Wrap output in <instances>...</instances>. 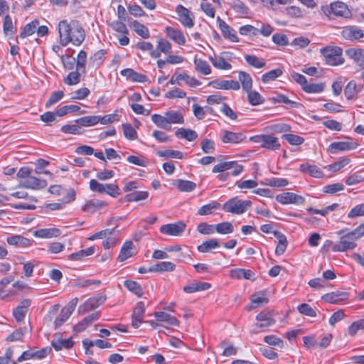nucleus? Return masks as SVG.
Segmentation results:
<instances>
[{"instance_id":"f257e3e1","label":"nucleus","mask_w":364,"mask_h":364,"mask_svg":"<svg viewBox=\"0 0 364 364\" xmlns=\"http://www.w3.org/2000/svg\"><path fill=\"white\" fill-rule=\"evenodd\" d=\"M59 42L62 46L69 43L80 46L85 38V31L80 23L77 20H62L58 23Z\"/></svg>"},{"instance_id":"f03ea898","label":"nucleus","mask_w":364,"mask_h":364,"mask_svg":"<svg viewBox=\"0 0 364 364\" xmlns=\"http://www.w3.org/2000/svg\"><path fill=\"white\" fill-rule=\"evenodd\" d=\"M33 170L29 167H21L16 176L19 179L18 187L32 190H40L47 186V181L32 176Z\"/></svg>"},{"instance_id":"7ed1b4c3","label":"nucleus","mask_w":364,"mask_h":364,"mask_svg":"<svg viewBox=\"0 0 364 364\" xmlns=\"http://www.w3.org/2000/svg\"><path fill=\"white\" fill-rule=\"evenodd\" d=\"M321 54L323 56L326 63L331 66H337L344 63L343 50L336 46H328L320 49Z\"/></svg>"},{"instance_id":"20e7f679","label":"nucleus","mask_w":364,"mask_h":364,"mask_svg":"<svg viewBox=\"0 0 364 364\" xmlns=\"http://www.w3.org/2000/svg\"><path fill=\"white\" fill-rule=\"evenodd\" d=\"M321 9L329 18H333L335 16L345 18L351 17V11L348 6L341 1H336L328 6H323Z\"/></svg>"},{"instance_id":"39448f33","label":"nucleus","mask_w":364,"mask_h":364,"mask_svg":"<svg viewBox=\"0 0 364 364\" xmlns=\"http://www.w3.org/2000/svg\"><path fill=\"white\" fill-rule=\"evenodd\" d=\"M251 205L252 202L249 200H242L237 198H233L223 204V209L228 213L241 215L246 212Z\"/></svg>"},{"instance_id":"423d86ee","label":"nucleus","mask_w":364,"mask_h":364,"mask_svg":"<svg viewBox=\"0 0 364 364\" xmlns=\"http://www.w3.org/2000/svg\"><path fill=\"white\" fill-rule=\"evenodd\" d=\"M226 171H230L227 175L236 176L240 174L243 171V166L237 161H223L214 166L212 169L213 173H223Z\"/></svg>"},{"instance_id":"0eeeda50","label":"nucleus","mask_w":364,"mask_h":364,"mask_svg":"<svg viewBox=\"0 0 364 364\" xmlns=\"http://www.w3.org/2000/svg\"><path fill=\"white\" fill-rule=\"evenodd\" d=\"M251 140L255 143L259 144L262 148L269 150H277L280 148L278 138L272 135H256L251 137Z\"/></svg>"},{"instance_id":"6e6552de","label":"nucleus","mask_w":364,"mask_h":364,"mask_svg":"<svg viewBox=\"0 0 364 364\" xmlns=\"http://www.w3.org/2000/svg\"><path fill=\"white\" fill-rule=\"evenodd\" d=\"M355 241L356 240L354 236L349 232L341 237L340 240L333 245L331 250L335 252L353 250L357 245Z\"/></svg>"},{"instance_id":"1a4fd4ad","label":"nucleus","mask_w":364,"mask_h":364,"mask_svg":"<svg viewBox=\"0 0 364 364\" xmlns=\"http://www.w3.org/2000/svg\"><path fill=\"white\" fill-rule=\"evenodd\" d=\"M77 302L78 299L75 297L70 300L68 304L61 309L60 314L56 317L54 321L55 328L61 326L69 318L75 309Z\"/></svg>"},{"instance_id":"9d476101","label":"nucleus","mask_w":364,"mask_h":364,"mask_svg":"<svg viewBox=\"0 0 364 364\" xmlns=\"http://www.w3.org/2000/svg\"><path fill=\"white\" fill-rule=\"evenodd\" d=\"M106 296L103 294H98L96 296L88 299L82 304L80 305L78 311L84 314L90 311L94 310L106 301Z\"/></svg>"},{"instance_id":"9b49d317","label":"nucleus","mask_w":364,"mask_h":364,"mask_svg":"<svg viewBox=\"0 0 364 364\" xmlns=\"http://www.w3.org/2000/svg\"><path fill=\"white\" fill-rule=\"evenodd\" d=\"M276 200L281 204H296L301 205L305 202V198L299 195H297L292 192H284L278 194L276 196Z\"/></svg>"},{"instance_id":"f8f14e48","label":"nucleus","mask_w":364,"mask_h":364,"mask_svg":"<svg viewBox=\"0 0 364 364\" xmlns=\"http://www.w3.org/2000/svg\"><path fill=\"white\" fill-rule=\"evenodd\" d=\"M146 304L144 301L136 303L132 315V325L134 328H138L143 322Z\"/></svg>"},{"instance_id":"ddd939ff","label":"nucleus","mask_w":364,"mask_h":364,"mask_svg":"<svg viewBox=\"0 0 364 364\" xmlns=\"http://www.w3.org/2000/svg\"><path fill=\"white\" fill-rule=\"evenodd\" d=\"M185 228V223L179 221L176 223H169L162 225L160 228V232L167 235L178 236L184 231Z\"/></svg>"},{"instance_id":"4468645a","label":"nucleus","mask_w":364,"mask_h":364,"mask_svg":"<svg viewBox=\"0 0 364 364\" xmlns=\"http://www.w3.org/2000/svg\"><path fill=\"white\" fill-rule=\"evenodd\" d=\"M341 36L346 40L354 41L364 37L363 31L355 26H346L341 31Z\"/></svg>"},{"instance_id":"2eb2a0df","label":"nucleus","mask_w":364,"mask_h":364,"mask_svg":"<svg viewBox=\"0 0 364 364\" xmlns=\"http://www.w3.org/2000/svg\"><path fill=\"white\" fill-rule=\"evenodd\" d=\"M357 144L351 141H336L330 144L327 151L330 154H337L339 151L355 149Z\"/></svg>"},{"instance_id":"dca6fc26","label":"nucleus","mask_w":364,"mask_h":364,"mask_svg":"<svg viewBox=\"0 0 364 364\" xmlns=\"http://www.w3.org/2000/svg\"><path fill=\"white\" fill-rule=\"evenodd\" d=\"M210 85L216 89L238 90L240 87L239 82L233 80L216 79L210 82Z\"/></svg>"},{"instance_id":"f3484780","label":"nucleus","mask_w":364,"mask_h":364,"mask_svg":"<svg viewBox=\"0 0 364 364\" xmlns=\"http://www.w3.org/2000/svg\"><path fill=\"white\" fill-rule=\"evenodd\" d=\"M347 57L360 68H364V50L359 48H350L346 50Z\"/></svg>"},{"instance_id":"a211bd4d","label":"nucleus","mask_w":364,"mask_h":364,"mask_svg":"<svg viewBox=\"0 0 364 364\" xmlns=\"http://www.w3.org/2000/svg\"><path fill=\"white\" fill-rule=\"evenodd\" d=\"M218 22L219 28L224 36L232 42H239V38L237 36L236 31L231 28L228 23L222 20L219 16L218 17Z\"/></svg>"},{"instance_id":"6ab92c4d","label":"nucleus","mask_w":364,"mask_h":364,"mask_svg":"<svg viewBox=\"0 0 364 364\" xmlns=\"http://www.w3.org/2000/svg\"><path fill=\"white\" fill-rule=\"evenodd\" d=\"M165 33L166 36L176 43L181 46L186 44V37L181 31L171 26H166L165 28Z\"/></svg>"},{"instance_id":"aec40b11","label":"nucleus","mask_w":364,"mask_h":364,"mask_svg":"<svg viewBox=\"0 0 364 364\" xmlns=\"http://www.w3.org/2000/svg\"><path fill=\"white\" fill-rule=\"evenodd\" d=\"M51 345L56 351H59L62 349L71 348L74 345V341L71 338L64 339L60 335L55 334L51 341Z\"/></svg>"},{"instance_id":"412c9836","label":"nucleus","mask_w":364,"mask_h":364,"mask_svg":"<svg viewBox=\"0 0 364 364\" xmlns=\"http://www.w3.org/2000/svg\"><path fill=\"white\" fill-rule=\"evenodd\" d=\"M176 11L178 15V19L183 26L188 28H192L193 26L194 23L192 18L190 16L191 12L188 9L182 5H178Z\"/></svg>"},{"instance_id":"4be33fe9","label":"nucleus","mask_w":364,"mask_h":364,"mask_svg":"<svg viewBox=\"0 0 364 364\" xmlns=\"http://www.w3.org/2000/svg\"><path fill=\"white\" fill-rule=\"evenodd\" d=\"M101 314L100 311H95L85 317L82 321L77 323L74 326V331L77 332H81L90 326L93 321H97L100 318Z\"/></svg>"},{"instance_id":"5701e85b","label":"nucleus","mask_w":364,"mask_h":364,"mask_svg":"<svg viewBox=\"0 0 364 364\" xmlns=\"http://www.w3.org/2000/svg\"><path fill=\"white\" fill-rule=\"evenodd\" d=\"M246 139V136L242 132H233L225 130L221 137L223 143L239 144Z\"/></svg>"},{"instance_id":"b1692460","label":"nucleus","mask_w":364,"mask_h":364,"mask_svg":"<svg viewBox=\"0 0 364 364\" xmlns=\"http://www.w3.org/2000/svg\"><path fill=\"white\" fill-rule=\"evenodd\" d=\"M348 294L345 291H333L322 296V300L331 304H338L348 299Z\"/></svg>"},{"instance_id":"393cba45","label":"nucleus","mask_w":364,"mask_h":364,"mask_svg":"<svg viewBox=\"0 0 364 364\" xmlns=\"http://www.w3.org/2000/svg\"><path fill=\"white\" fill-rule=\"evenodd\" d=\"M299 170L314 178H322L324 176L323 171L316 165L309 163L302 164L299 166Z\"/></svg>"},{"instance_id":"a878e982","label":"nucleus","mask_w":364,"mask_h":364,"mask_svg":"<svg viewBox=\"0 0 364 364\" xmlns=\"http://www.w3.org/2000/svg\"><path fill=\"white\" fill-rule=\"evenodd\" d=\"M106 54L107 50L105 49H101L95 53L92 56L90 57L89 66L94 68H100L106 58Z\"/></svg>"},{"instance_id":"bb28decb","label":"nucleus","mask_w":364,"mask_h":364,"mask_svg":"<svg viewBox=\"0 0 364 364\" xmlns=\"http://www.w3.org/2000/svg\"><path fill=\"white\" fill-rule=\"evenodd\" d=\"M122 76L133 82H144L147 81V77L141 73H139L131 68H126L120 72Z\"/></svg>"},{"instance_id":"cd10ccee","label":"nucleus","mask_w":364,"mask_h":364,"mask_svg":"<svg viewBox=\"0 0 364 364\" xmlns=\"http://www.w3.org/2000/svg\"><path fill=\"white\" fill-rule=\"evenodd\" d=\"M61 231L58 228H42L35 231L34 235L40 238H52L58 237Z\"/></svg>"},{"instance_id":"c85d7f7f","label":"nucleus","mask_w":364,"mask_h":364,"mask_svg":"<svg viewBox=\"0 0 364 364\" xmlns=\"http://www.w3.org/2000/svg\"><path fill=\"white\" fill-rule=\"evenodd\" d=\"M274 235L279 242L275 250V254L277 255H282L284 253L287 247L288 242L287 237L279 231H274Z\"/></svg>"},{"instance_id":"c756f323","label":"nucleus","mask_w":364,"mask_h":364,"mask_svg":"<svg viewBox=\"0 0 364 364\" xmlns=\"http://www.w3.org/2000/svg\"><path fill=\"white\" fill-rule=\"evenodd\" d=\"M210 284L207 282H196L185 286L183 288V290L186 293L191 294L196 291L208 290L210 288Z\"/></svg>"},{"instance_id":"7c9ffc66","label":"nucleus","mask_w":364,"mask_h":364,"mask_svg":"<svg viewBox=\"0 0 364 364\" xmlns=\"http://www.w3.org/2000/svg\"><path fill=\"white\" fill-rule=\"evenodd\" d=\"M238 80L240 85L245 92L250 91L252 88V79L250 75L245 71H239Z\"/></svg>"},{"instance_id":"2f4dec72","label":"nucleus","mask_w":364,"mask_h":364,"mask_svg":"<svg viewBox=\"0 0 364 364\" xmlns=\"http://www.w3.org/2000/svg\"><path fill=\"white\" fill-rule=\"evenodd\" d=\"M107 206V203L105 201L100 200H91L87 201L82 207L83 211L87 213H94L97 209Z\"/></svg>"},{"instance_id":"473e14b6","label":"nucleus","mask_w":364,"mask_h":364,"mask_svg":"<svg viewBox=\"0 0 364 364\" xmlns=\"http://www.w3.org/2000/svg\"><path fill=\"white\" fill-rule=\"evenodd\" d=\"M6 241L10 245H15L20 247H26L31 245V240L21 235L8 237Z\"/></svg>"},{"instance_id":"72a5a7b5","label":"nucleus","mask_w":364,"mask_h":364,"mask_svg":"<svg viewBox=\"0 0 364 364\" xmlns=\"http://www.w3.org/2000/svg\"><path fill=\"white\" fill-rule=\"evenodd\" d=\"M176 265L171 262H160L149 267V272H172L175 269Z\"/></svg>"},{"instance_id":"f704fd0d","label":"nucleus","mask_w":364,"mask_h":364,"mask_svg":"<svg viewBox=\"0 0 364 364\" xmlns=\"http://www.w3.org/2000/svg\"><path fill=\"white\" fill-rule=\"evenodd\" d=\"M256 319L259 321L256 324L258 328H267L275 323V320L272 318L267 312H260L257 315Z\"/></svg>"},{"instance_id":"c9c22d12","label":"nucleus","mask_w":364,"mask_h":364,"mask_svg":"<svg viewBox=\"0 0 364 364\" xmlns=\"http://www.w3.org/2000/svg\"><path fill=\"white\" fill-rule=\"evenodd\" d=\"M154 316L159 321H163L166 323L168 325L178 326L179 321L178 320L170 314L165 313L164 311H158L154 313Z\"/></svg>"},{"instance_id":"e433bc0d","label":"nucleus","mask_w":364,"mask_h":364,"mask_svg":"<svg viewBox=\"0 0 364 364\" xmlns=\"http://www.w3.org/2000/svg\"><path fill=\"white\" fill-rule=\"evenodd\" d=\"M134 244L132 241L125 242L120 250L119 255L117 257L119 262H124L128 258L133 255L132 250L133 249Z\"/></svg>"},{"instance_id":"4c0bfd02","label":"nucleus","mask_w":364,"mask_h":364,"mask_svg":"<svg viewBox=\"0 0 364 364\" xmlns=\"http://www.w3.org/2000/svg\"><path fill=\"white\" fill-rule=\"evenodd\" d=\"M175 134L178 138L185 139L188 141H193L198 137L197 132L191 129L178 128Z\"/></svg>"},{"instance_id":"58836bf2","label":"nucleus","mask_w":364,"mask_h":364,"mask_svg":"<svg viewBox=\"0 0 364 364\" xmlns=\"http://www.w3.org/2000/svg\"><path fill=\"white\" fill-rule=\"evenodd\" d=\"M209 60L217 69L230 70L232 68L231 64L227 62L226 59L223 56H210Z\"/></svg>"},{"instance_id":"ea45409f","label":"nucleus","mask_w":364,"mask_h":364,"mask_svg":"<svg viewBox=\"0 0 364 364\" xmlns=\"http://www.w3.org/2000/svg\"><path fill=\"white\" fill-rule=\"evenodd\" d=\"M148 191H135L132 193L127 194L124 198L120 200H125L127 202H138L140 200H146L149 197Z\"/></svg>"},{"instance_id":"a19ab883","label":"nucleus","mask_w":364,"mask_h":364,"mask_svg":"<svg viewBox=\"0 0 364 364\" xmlns=\"http://www.w3.org/2000/svg\"><path fill=\"white\" fill-rule=\"evenodd\" d=\"M168 125L170 124H183L184 118L178 111L171 110L165 113Z\"/></svg>"},{"instance_id":"79ce46f5","label":"nucleus","mask_w":364,"mask_h":364,"mask_svg":"<svg viewBox=\"0 0 364 364\" xmlns=\"http://www.w3.org/2000/svg\"><path fill=\"white\" fill-rule=\"evenodd\" d=\"M194 65L196 70L201 74L208 75L211 73V68L205 60L201 58H195Z\"/></svg>"},{"instance_id":"37998d69","label":"nucleus","mask_w":364,"mask_h":364,"mask_svg":"<svg viewBox=\"0 0 364 364\" xmlns=\"http://www.w3.org/2000/svg\"><path fill=\"white\" fill-rule=\"evenodd\" d=\"M176 187L182 192H191L196 188V184L191 181L178 179L175 183Z\"/></svg>"},{"instance_id":"c03bdc74","label":"nucleus","mask_w":364,"mask_h":364,"mask_svg":"<svg viewBox=\"0 0 364 364\" xmlns=\"http://www.w3.org/2000/svg\"><path fill=\"white\" fill-rule=\"evenodd\" d=\"M124 286L138 297H141L143 295V289L141 285L135 281L125 280L124 282Z\"/></svg>"},{"instance_id":"a18cd8bd","label":"nucleus","mask_w":364,"mask_h":364,"mask_svg":"<svg viewBox=\"0 0 364 364\" xmlns=\"http://www.w3.org/2000/svg\"><path fill=\"white\" fill-rule=\"evenodd\" d=\"M220 203L217 201L213 200L210 203L201 206L198 210V214L199 215H207L212 214L215 210H217L220 207Z\"/></svg>"},{"instance_id":"49530a36","label":"nucleus","mask_w":364,"mask_h":364,"mask_svg":"<svg viewBox=\"0 0 364 364\" xmlns=\"http://www.w3.org/2000/svg\"><path fill=\"white\" fill-rule=\"evenodd\" d=\"M75 122L80 126L91 127L99 123V117L98 115L85 116L76 119Z\"/></svg>"},{"instance_id":"de8ad7c7","label":"nucleus","mask_w":364,"mask_h":364,"mask_svg":"<svg viewBox=\"0 0 364 364\" xmlns=\"http://www.w3.org/2000/svg\"><path fill=\"white\" fill-rule=\"evenodd\" d=\"M228 4L237 13L247 14L248 7L241 0H229Z\"/></svg>"},{"instance_id":"09e8293b","label":"nucleus","mask_w":364,"mask_h":364,"mask_svg":"<svg viewBox=\"0 0 364 364\" xmlns=\"http://www.w3.org/2000/svg\"><path fill=\"white\" fill-rule=\"evenodd\" d=\"M215 231L221 235L231 234L234 232V226L230 222H223L215 225Z\"/></svg>"},{"instance_id":"8fccbe9b","label":"nucleus","mask_w":364,"mask_h":364,"mask_svg":"<svg viewBox=\"0 0 364 364\" xmlns=\"http://www.w3.org/2000/svg\"><path fill=\"white\" fill-rule=\"evenodd\" d=\"M245 59L247 64L255 68H262L264 67L266 64L264 59L259 58L254 55H245Z\"/></svg>"},{"instance_id":"3c124183","label":"nucleus","mask_w":364,"mask_h":364,"mask_svg":"<svg viewBox=\"0 0 364 364\" xmlns=\"http://www.w3.org/2000/svg\"><path fill=\"white\" fill-rule=\"evenodd\" d=\"M253 272L251 270H246L244 269H236L231 271L230 275L234 279H242L245 278L247 279H251L254 276Z\"/></svg>"},{"instance_id":"603ef678","label":"nucleus","mask_w":364,"mask_h":364,"mask_svg":"<svg viewBox=\"0 0 364 364\" xmlns=\"http://www.w3.org/2000/svg\"><path fill=\"white\" fill-rule=\"evenodd\" d=\"M246 92L247 93L248 102L251 105H261L264 102V99L258 92L250 90Z\"/></svg>"},{"instance_id":"864d4df0","label":"nucleus","mask_w":364,"mask_h":364,"mask_svg":"<svg viewBox=\"0 0 364 364\" xmlns=\"http://www.w3.org/2000/svg\"><path fill=\"white\" fill-rule=\"evenodd\" d=\"M134 31L141 37L144 38H149L150 36L149 31L146 26L141 24L137 21H134L132 23Z\"/></svg>"},{"instance_id":"5fc2aeb1","label":"nucleus","mask_w":364,"mask_h":364,"mask_svg":"<svg viewBox=\"0 0 364 364\" xmlns=\"http://www.w3.org/2000/svg\"><path fill=\"white\" fill-rule=\"evenodd\" d=\"M176 80H183L190 87H196L201 85V82L186 73H181L176 76Z\"/></svg>"},{"instance_id":"6e6d98bb","label":"nucleus","mask_w":364,"mask_h":364,"mask_svg":"<svg viewBox=\"0 0 364 364\" xmlns=\"http://www.w3.org/2000/svg\"><path fill=\"white\" fill-rule=\"evenodd\" d=\"M282 74L283 71L280 68L272 70L262 75V81L264 83H268L269 82L274 80L277 77H280Z\"/></svg>"},{"instance_id":"4d7b16f0","label":"nucleus","mask_w":364,"mask_h":364,"mask_svg":"<svg viewBox=\"0 0 364 364\" xmlns=\"http://www.w3.org/2000/svg\"><path fill=\"white\" fill-rule=\"evenodd\" d=\"M38 26V21H33L32 22L27 23L23 28L22 31L20 33L19 36L22 38H24L27 36H31L36 31Z\"/></svg>"},{"instance_id":"13d9d810","label":"nucleus","mask_w":364,"mask_h":364,"mask_svg":"<svg viewBox=\"0 0 364 364\" xmlns=\"http://www.w3.org/2000/svg\"><path fill=\"white\" fill-rule=\"evenodd\" d=\"M220 244L216 239H210L203 242L201 245L198 246V250L200 252H207L210 249L218 247Z\"/></svg>"},{"instance_id":"bf43d9fd","label":"nucleus","mask_w":364,"mask_h":364,"mask_svg":"<svg viewBox=\"0 0 364 364\" xmlns=\"http://www.w3.org/2000/svg\"><path fill=\"white\" fill-rule=\"evenodd\" d=\"M151 120L158 127L166 130L171 129V126L168 125L166 116L154 114L151 116Z\"/></svg>"},{"instance_id":"052dcab7","label":"nucleus","mask_w":364,"mask_h":364,"mask_svg":"<svg viewBox=\"0 0 364 364\" xmlns=\"http://www.w3.org/2000/svg\"><path fill=\"white\" fill-rule=\"evenodd\" d=\"M157 155L160 157L166 158H174L178 159H182L184 158V154L179 151L166 149L164 151H159Z\"/></svg>"},{"instance_id":"680f3d73","label":"nucleus","mask_w":364,"mask_h":364,"mask_svg":"<svg viewBox=\"0 0 364 364\" xmlns=\"http://www.w3.org/2000/svg\"><path fill=\"white\" fill-rule=\"evenodd\" d=\"M272 100L274 103H284L289 105L291 107L297 108L299 104L296 102L290 100L286 95L283 94H278L272 97Z\"/></svg>"},{"instance_id":"e2e57ef3","label":"nucleus","mask_w":364,"mask_h":364,"mask_svg":"<svg viewBox=\"0 0 364 364\" xmlns=\"http://www.w3.org/2000/svg\"><path fill=\"white\" fill-rule=\"evenodd\" d=\"M80 70L72 71L69 73L66 77L64 78L63 82L68 85H75L80 82Z\"/></svg>"},{"instance_id":"0e129e2a","label":"nucleus","mask_w":364,"mask_h":364,"mask_svg":"<svg viewBox=\"0 0 364 364\" xmlns=\"http://www.w3.org/2000/svg\"><path fill=\"white\" fill-rule=\"evenodd\" d=\"M324 87V83H309L307 82L303 90L307 93H320L323 91Z\"/></svg>"},{"instance_id":"69168bd1","label":"nucleus","mask_w":364,"mask_h":364,"mask_svg":"<svg viewBox=\"0 0 364 364\" xmlns=\"http://www.w3.org/2000/svg\"><path fill=\"white\" fill-rule=\"evenodd\" d=\"M87 62V53L84 50H80L77 55L76 61V70H80L82 73H85V65Z\"/></svg>"},{"instance_id":"338daca9","label":"nucleus","mask_w":364,"mask_h":364,"mask_svg":"<svg viewBox=\"0 0 364 364\" xmlns=\"http://www.w3.org/2000/svg\"><path fill=\"white\" fill-rule=\"evenodd\" d=\"M358 92L357 85L354 80L350 81L345 87L344 95L348 100H351Z\"/></svg>"},{"instance_id":"774afa93","label":"nucleus","mask_w":364,"mask_h":364,"mask_svg":"<svg viewBox=\"0 0 364 364\" xmlns=\"http://www.w3.org/2000/svg\"><path fill=\"white\" fill-rule=\"evenodd\" d=\"M364 329V318L359 319L351 323L348 328V333L350 336H355L359 330Z\"/></svg>"}]
</instances>
